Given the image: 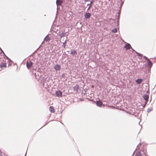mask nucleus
I'll use <instances>...</instances> for the list:
<instances>
[{"mask_svg": "<svg viewBox=\"0 0 156 156\" xmlns=\"http://www.w3.org/2000/svg\"><path fill=\"white\" fill-rule=\"evenodd\" d=\"M142 151L143 152V154H142L140 151H138L136 152L135 154V156H146V150H142Z\"/></svg>", "mask_w": 156, "mask_h": 156, "instance_id": "1", "label": "nucleus"}, {"mask_svg": "<svg viewBox=\"0 0 156 156\" xmlns=\"http://www.w3.org/2000/svg\"><path fill=\"white\" fill-rule=\"evenodd\" d=\"M56 96L58 97H61L62 95V92L59 90L55 92Z\"/></svg>", "mask_w": 156, "mask_h": 156, "instance_id": "2", "label": "nucleus"}, {"mask_svg": "<svg viewBox=\"0 0 156 156\" xmlns=\"http://www.w3.org/2000/svg\"><path fill=\"white\" fill-rule=\"evenodd\" d=\"M33 62L31 61H27V68L29 69L32 66Z\"/></svg>", "mask_w": 156, "mask_h": 156, "instance_id": "3", "label": "nucleus"}, {"mask_svg": "<svg viewBox=\"0 0 156 156\" xmlns=\"http://www.w3.org/2000/svg\"><path fill=\"white\" fill-rule=\"evenodd\" d=\"M54 69L56 71H59L61 69V66L58 65L56 64L54 67Z\"/></svg>", "mask_w": 156, "mask_h": 156, "instance_id": "4", "label": "nucleus"}, {"mask_svg": "<svg viewBox=\"0 0 156 156\" xmlns=\"http://www.w3.org/2000/svg\"><path fill=\"white\" fill-rule=\"evenodd\" d=\"M91 16V14L89 12H86L84 14L85 18L86 19L89 18Z\"/></svg>", "mask_w": 156, "mask_h": 156, "instance_id": "5", "label": "nucleus"}, {"mask_svg": "<svg viewBox=\"0 0 156 156\" xmlns=\"http://www.w3.org/2000/svg\"><path fill=\"white\" fill-rule=\"evenodd\" d=\"M97 105L99 107H101L102 103L101 101H98L96 102Z\"/></svg>", "mask_w": 156, "mask_h": 156, "instance_id": "6", "label": "nucleus"}, {"mask_svg": "<svg viewBox=\"0 0 156 156\" xmlns=\"http://www.w3.org/2000/svg\"><path fill=\"white\" fill-rule=\"evenodd\" d=\"M62 3V2L61 0H57L56 1V3L57 5H60Z\"/></svg>", "mask_w": 156, "mask_h": 156, "instance_id": "7", "label": "nucleus"}, {"mask_svg": "<svg viewBox=\"0 0 156 156\" xmlns=\"http://www.w3.org/2000/svg\"><path fill=\"white\" fill-rule=\"evenodd\" d=\"M125 47L126 49H128L130 48L131 46L128 43L125 45Z\"/></svg>", "mask_w": 156, "mask_h": 156, "instance_id": "8", "label": "nucleus"}, {"mask_svg": "<svg viewBox=\"0 0 156 156\" xmlns=\"http://www.w3.org/2000/svg\"><path fill=\"white\" fill-rule=\"evenodd\" d=\"M136 81L137 84H140L143 81V80L141 79H138L136 80Z\"/></svg>", "mask_w": 156, "mask_h": 156, "instance_id": "9", "label": "nucleus"}, {"mask_svg": "<svg viewBox=\"0 0 156 156\" xmlns=\"http://www.w3.org/2000/svg\"><path fill=\"white\" fill-rule=\"evenodd\" d=\"M79 88V86L78 85H76L74 87L73 89L75 91H76V92L78 91V90Z\"/></svg>", "mask_w": 156, "mask_h": 156, "instance_id": "10", "label": "nucleus"}, {"mask_svg": "<svg viewBox=\"0 0 156 156\" xmlns=\"http://www.w3.org/2000/svg\"><path fill=\"white\" fill-rule=\"evenodd\" d=\"M94 2V1L93 0H92L91 2H90V4H88L87 5V6L88 5H89V6L88 7L87 9V10H89V9H90V8H91V4H92Z\"/></svg>", "mask_w": 156, "mask_h": 156, "instance_id": "11", "label": "nucleus"}, {"mask_svg": "<svg viewBox=\"0 0 156 156\" xmlns=\"http://www.w3.org/2000/svg\"><path fill=\"white\" fill-rule=\"evenodd\" d=\"M143 98L144 100L148 101V96L147 95H144L143 96Z\"/></svg>", "mask_w": 156, "mask_h": 156, "instance_id": "12", "label": "nucleus"}, {"mask_svg": "<svg viewBox=\"0 0 156 156\" xmlns=\"http://www.w3.org/2000/svg\"><path fill=\"white\" fill-rule=\"evenodd\" d=\"M49 110L51 112H54V109L52 106H51L49 108Z\"/></svg>", "mask_w": 156, "mask_h": 156, "instance_id": "13", "label": "nucleus"}, {"mask_svg": "<svg viewBox=\"0 0 156 156\" xmlns=\"http://www.w3.org/2000/svg\"><path fill=\"white\" fill-rule=\"evenodd\" d=\"M50 40L49 37L48 35H47L44 39V41H47Z\"/></svg>", "mask_w": 156, "mask_h": 156, "instance_id": "14", "label": "nucleus"}, {"mask_svg": "<svg viewBox=\"0 0 156 156\" xmlns=\"http://www.w3.org/2000/svg\"><path fill=\"white\" fill-rule=\"evenodd\" d=\"M148 62L147 65L149 67H151L152 66V64L151 61L149 60L148 61Z\"/></svg>", "mask_w": 156, "mask_h": 156, "instance_id": "15", "label": "nucleus"}, {"mask_svg": "<svg viewBox=\"0 0 156 156\" xmlns=\"http://www.w3.org/2000/svg\"><path fill=\"white\" fill-rule=\"evenodd\" d=\"M70 54L72 55H75L77 54V52L75 50L71 51Z\"/></svg>", "mask_w": 156, "mask_h": 156, "instance_id": "16", "label": "nucleus"}, {"mask_svg": "<svg viewBox=\"0 0 156 156\" xmlns=\"http://www.w3.org/2000/svg\"><path fill=\"white\" fill-rule=\"evenodd\" d=\"M6 66V64L5 63H3L2 64L0 65V66L1 67H5Z\"/></svg>", "mask_w": 156, "mask_h": 156, "instance_id": "17", "label": "nucleus"}, {"mask_svg": "<svg viewBox=\"0 0 156 156\" xmlns=\"http://www.w3.org/2000/svg\"><path fill=\"white\" fill-rule=\"evenodd\" d=\"M66 40L65 41H64V42L62 43L63 47L64 48H65L66 47Z\"/></svg>", "mask_w": 156, "mask_h": 156, "instance_id": "18", "label": "nucleus"}, {"mask_svg": "<svg viewBox=\"0 0 156 156\" xmlns=\"http://www.w3.org/2000/svg\"><path fill=\"white\" fill-rule=\"evenodd\" d=\"M141 144L140 143L136 147V149L135 150H139V151H140V149H139V147H140V146H141Z\"/></svg>", "mask_w": 156, "mask_h": 156, "instance_id": "19", "label": "nucleus"}, {"mask_svg": "<svg viewBox=\"0 0 156 156\" xmlns=\"http://www.w3.org/2000/svg\"><path fill=\"white\" fill-rule=\"evenodd\" d=\"M117 31V29L115 28L112 30V32L114 33H116Z\"/></svg>", "mask_w": 156, "mask_h": 156, "instance_id": "20", "label": "nucleus"}, {"mask_svg": "<svg viewBox=\"0 0 156 156\" xmlns=\"http://www.w3.org/2000/svg\"><path fill=\"white\" fill-rule=\"evenodd\" d=\"M152 110V109L151 108H148L147 110V112H150Z\"/></svg>", "mask_w": 156, "mask_h": 156, "instance_id": "21", "label": "nucleus"}, {"mask_svg": "<svg viewBox=\"0 0 156 156\" xmlns=\"http://www.w3.org/2000/svg\"><path fill=\"white\" fill-rule=\"evenodd\" d=\"M60 36L61 37H62L65 36V34L63 33H61L60 34Z\"/></svg>", "mask_w": 156, "mask_h": 156, "instance_id": "22", "label": "nucleus"}, {"mask_svg": "<svg viewBox=\"0 0 156 156\" xmlns=\"http://www.w3.org/2000/svg\"><path fill=\"white\" fill-rule=\"evenodd\" d=\"M144 58H145L146 59V60H147V61H149V59L147 58V57H146L145 56H144Z\"/></svg>", "mask_w": 156, "mask_h": 156, "instance_id": "23", "label": "nucleus"}, {"mask_svg": "<svg viewBox=\"0 0 156 156\" xmlns=\"http://www.w3.org/2000/svg\"><path fill=\"white\" fill-rule=\"evenodd\" d=\"M136 54H137V55H138L139 56H142V55H141L139 53H138V52H136Z\"/></svg>", "mask_w": 156, "mask_h": 156, "instance_id": "24", "label": "nucleus"}, {"mask_svg": "<svg viewBox=\"0 0 156 156\" xmlns=\"http://www.w3.org/2000/svg\"><path fill=\"white\" fill-rule=\"evenodd\" d=\"M135 151H134V152L133 153V154L132 155H133V156H134V153H135Z\"/></svg>", "mask_w": 156, "mask_h": 156, "instance_id": "25", "label": "nucleus"}, {"mask_svg": "<svg viewBox=\"0 0 156 156\" xmlns=\"http://www.w3.org/2000/svg\"><path fill=\"white\" fill-rule=\"evenodd\" d=\"M83 100V99H80V101H82Z\"/></svg>", "mask_w": 156, "mask_h": 156, "instance_id": "26", "label": "nucleus"}, {"mask_svg": "<svg viewBox=\"0 0 156 156\" xmlns=\"http://www.w3.org/2000/svg\"><path fill=\"white\" fill-rule=\"evenodd\" d=\"M0 156H3L2 155V153L0 154Z\"/></svg>", "mask_w": 156, "mask_h": 156, "instance_id": "27", "label": "nucleus"}, {"mask_svg": "<svg viewBox=\"0 0 156 156\" xmlns=\"http://www.w3.org/2000/svg\"><path fill=\"white\" fill-rule=\"evenodd\" d=\"M2 153V151H1V150H0V154H1V153Z\"/></svg>", "mask_w": 156, "mask_h": 156, "instance_id": "28", "label": "nucleus"}, {"mask_svg": "<svg viewBox=\"0 0 156 156\" xmlns=\"http://www.w3.org/2000/svg\"><path fill=\"white\" fill-rule=\"evenodd\" d=\"M44 42V41H43V42H42V43H43V42Z\"/></svg>", "mask_w": 156, "mask_h": 156, "instance_id": "29", "label": "nucleus"}, {"mask_svg": "<svg viewBox=\"0 0 156 156\" xmlns=\"http://www.w3.org/2000/svg\"><path fill=\"white\" fill-rule=\"evenodd\" d=\"M44 42V41H43V42H42V43H43V42Z\"/></svg>", "mask_w": 156, "mask_h": 156, "instance_id": "30", "label": "nucleus"}, {"mask_svg": "<svg viewBox=\"0 0 156 156\" xmlns=\"http://www.w3.org/2000/svg\"><path fill=\"white\" fill-rule=\"evenodd\" d=\"M44 42V41H43V42H42V43H43V42Z\"/></svg>", "mask_w": 156, "mask_h": 156, "instance_id": "31", "label": "nucleus"}, {"mask_svg": "<svg viewBox=\"0 0 156 156\" xmlns=\"http://www.w3.org/2000/svg\"><path fill=\"white\" fill-rule=\"evenodd\" d=\"M0 49L1 50V51H2V50L1 48Z\"/></svg>", "mask_w": 156, "mask_h": 156, "instance_id": "32", "label": "nucleus"}]
</instances>
